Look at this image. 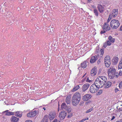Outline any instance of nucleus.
<instances>
[{
	"mask_svg": "<svg viewBox=\"0 0 122 122\" xmlns=\"http://www.w3.org/2000/svg\"><path fill=\"white\" fill-rule=\"evenodd\" d=\"M88 119V118L87 117H86V118L82 119V120L80 121L79 122H84L86 120Z\"/></svg>",
	"mask_w": 122,
	"mask_h": 122,
	"instance_id": "obj_39",
	"label": "nucleus"
},
{
	"mask_svg": "<svg viewBox=\"0 0 122 122\" xmlns=\"http://www.w3.org/2000/svg\"><path fill=\"white\" fill-rule=\"evenodd\" d=\"M118 111L119 112L121 111H122V107L121 108H119L118 109Z\"/></svg>",
	"mask_w": 122,
	"mask_h": 122,
	"instance_id": "obj_44",
	"label": "nucleus"
},
{
	"mask_svg": "<svg viewBox=\"0 0 122 122\" xmlns=\"http://www.w3.org/2000/svg\"><path fill=\"white\" fill-rule=\"evenodd\" d=\"M120 122H122V119H120L119 121Z\"/></svg>",
	"mask_w": 122,
	"mask_h": 122,
	"instance_id": "obj_56",
	"label": "nucleus"
},
{
	"mask_svg": "<svg viewBox=\"0 0 122 122\" xmlns=\"http://www.w3.org/2000/svg\"><path fill=\"white\" fill-rule=\"evenodd\" d=\"M112 84V83L111 82L109 81H107L105 83L103 86L105 88H107L111 86Z\"/></svg>",
	"mask_w": 122,
	"mask_h": 122,
	"instance_id": "obj_20",
	"label": "nucleus"
},
{
	"mask_svg": "<svg viewBox=\"0 0 122 122\" xmlns=\"http://www.w3.org/2000/svg\"><path fill=\"white\" fill-rule=\"evenodd\" d=\"M8 110H7L5 111L2 112V114H4L5 113V115L7 116H9L10 115H13L14 114L13 112H8Z\"/></svg>",
	"mask_w": 122,
	"mask_h": 122,
	"instance_id": "obj_21",
	"label": "nucleus"
},
{
	"mask_svg": "<svg viewBox=\"0 0 122 122\" xmlns=\"http://www.w3.org/2000/svg\"><path fill=\"white\" fill-rule=\"evenodd\" d=\"M48 116L46 115L44 117L43 119L41 120V122H48Z\"/></svg>",
	"mask_w": 122,
	"mask_h": 122,
	"instance_id": "obj_25",
	"label": "nucleus"
},
{
	"mask_svg": "<svg viewBox=\"0 0 122 122\" xmlns=\"http://www.w3.org/2000/svg\"><path fill=\"white\" fill-rule=\"evenodd\" d=\"M118 14V10L117 9H114L113 10L110 14L111 16L113 18L116 17Z\"/></svg>",
	"mask_w": 122,
	"mask_h": 122,
	"instance_id": "obj_11",
	"label": "nucleus"
},
{
	"mask_svg": "<svg viewBox=\"0 0 122 122\" xmlns=\"http://www.w3.org/2000/svg\"><path fill=\"white\" fill-rule=\"evenodd\" d=\"M110 61V58L109 56H107L105 58V66L107 67H109L111 64V62Z\"/></svg>",
	"mask_w": 122,
	"mask_h": 122,
	"instance_id": "obj_6",
	"label": "nucleus"
},
{
	"mask_svg": "<svg viewBox=\"0 0 122 122\" xmlns=\"http://www.w3.org/2000/svg\"><path fill=\"white\" fill-rule=\"evenodd\" d=\"M115 118V117L114 116H113L112 117L111 119V120H112L113 119H114Z\"/></svg>",
	"mask_w": 122,
	"mask_h": 122,
	"instance_id": "obj_50",
	"label": "nucleus"
},
{
	"mask_svg": "<svg viewBox=\"0 0 122 122\" xmlns=\"http://www.w3.org/2000/svg\"><path fill=\"white\" fill-rule=\"evenodd\" d=\"M105 122L104 121H103V122Z\"/></svg>",
	"mask_w": 122,
	"mask_h": 122,
	"instance_id": "obj_61",
	"label": "nucleus"
},
{
	"mask_svg": "<svg viewBox=\"0 0 122 122\" xmlns=\"http://www.w3.org/2000/svg\"><path fill=\"white\" fill-rule=\"evenodd\" d=\"M15 115L18 117H21L22 116V113L21 112H17L15 113Z\"/></svg>",
	"mask_w": 122,
	"mask_h": 122,
	"instance_id": "obj_26",
	"label": "nucleus"
},
{
	"mask_svg": "<svg viewBox=\"0 0 122 122\" xmlns=\"http://www.w3.org/2000/svg\"><path fill=\"white\" fill-rule=\"evenodd\" d=\"M103 30H105L106 31H109L110 29V27L109 25L107 23H105L103 25L102 27Z\"/></svg>",
	"mask_w": 122,
	"mask_h": 122,
	"instance_id": "obj_14",
	"label": "nucleus"
},
{
	"mask_svg": "<svg viewBox=\"0 0 122 122\" xmlns=\"http://www.w3.org/2000/svg\"><path fill=\"white\" fill-rule=\"evenodd\" d=\"M108 40L112 43L114 42L115 40V39L113 38L111 36H109Z\"/></svg>",
	"mask_w": 122,
	"mask_h": 122,
	"instance_id": "obj_27",
	"label": "nucleus"
},
{
	"mask_svg": "<svg viewBox=\"0 0 122 122\" xmlns=\"http://www.w3.org/2000/svg\"><path fill=\"white\" fill-rule=\"evenodd\" d=\"M116 122H119L118 121H117Z\"/></svg>",
	"mask_w": 122,
	"mask_h": 122,
	"instance_id": "obj_59",
	"label": "nucleus"
},
{
	"mask_svg": "<svg viewBox=\"0 0 122 122\" xmlns=\"http://www.w3.org/2000/svg\"><path fill=\"white\" fill-rule=\"evenodd\" d=\"M105 6L104 5L99 4L97 8L99 12L101 13L103 12L104 11Z\"/></svg>",
	"mask_w": 122,
	"mask_h": 122,
	"instance_id": "obj_16",
	"label": "nucleus"
},
{
	"mask_svg": "<svg viewBox=\"0 0 122 122\" xmlns=\"http://www.w3.org/2000/svg\"><path fill=\"white\" fill-rule=\"evenodd\" d=\"M118 58L117 57H115L112 60V62L114 64L116 65L117 64L118 62Z\"/></svg>",
	"mask_w": 122,
	"mask_h": 122,
	"instance_id": "obj_23",
	"label": "nucleus"
},
{
	"mask_svg": "<svg viewBox=\"0 0 122 122\" xmlns=\"http://www.w3.org/2000/svg\"><path fill=\"white\" fill-rule=\"evenodd\" d=\"M119 86L120 88L121 87H122V81H121L119 84Z\"/></svg>",
	"mask_w": 122,
	"mask_h": 122,
	"instance_id": "obj_41",
	"label": "nucleus"
},
{
	"mask_svg": "<svg viewBox=\"0 0 122 122\" xmlns=\"http://www.w3.org/2000/svg\"><path fill=\"white\" fill-rule=\"evenodd\" d=\"M93 12L95 15L97 17L98 15V12L97 9H94L93 10Z\"/></svg>",
	"mask_w": 122,
	"mask_h": 122,
	"instance_id": "obj_30",
	"label": "nucleus"
},
{
	"mask_svg": "<svg viewBox=\"0 0 122 122\" xmlns=\"http://www.w3.org/2000/svg\"><path fill=\"white\" fill-rule=\"evenodd\" d=\"M38 113L37 111H32L27 114V116L29 117H32L35 116Z\"/></svg>",
	"mask_w": 122,
	"mask_h": 122,
	"instance_id": "obj_10",
	"label": "nucleus"
},
{
	"mask_svg": "<svg viewBox=\"0 0 122 122\" xmlns=\"http://www.w3.org/2000/svg\"><path fill=\"white\" fill-rule=\"evenodd\" d=\"M56 116V113L55 111H51L49 113L48 117L50 120H52L54 119Z\"/></svg>",
	"mask_w": 122,
	"mask_h": 122,
	"instance_id": "obj_9",
	"label": "nucleus"
},
{
	"mask_svg": "<svg viewBox=\"0 0 122 122\" xmlns=\"http://www.w3.org/2000/svg\"><path fill=\"white\" fill-rule=\"evenodd\" d=\"M111 15H109V16L107 20V22L106 23H108L109 22V21H110V20L112 19L113 18L111 16Z\"/></svg>",
	"mask_w": 122,
	"mask_h": 122,
	"instance_id": "obj_33",
	"label": "nucleus"
},
{
	"mask_svg": "<svg viewBox=\"0 0 122 122\" xmlns=\"http://www.w3.org/2000/svg\"><path fill=\"white\" fill-rule=\"evenodd\" d=\"M85 78H84V79H83L82 80V81H84V80H85Z\"/></svg>",
	"mask_w": 122,
	"mask_h": 122,
	"instance_id": "obj_54",
	"label": "nucleus"
},
{
	"mask_svg": "<svg viewBox=\"0 0 122 122\" xmlns=\"http://www.w3.org/2000/svg\"><path fill=\"white\" fill-rule=\"evenodd\" d=\"M116 70L114 68H110L108 71V74L109 78L112 79L114 77L115 73Z\"/></svg>",
	"mask_w": 122,
	"mask_h": 122,
	"instance_id": "obj_4",
	"label": "nucleus"
},
{
	"mask_svg": "<svg viewBox=\"0 0 122 122\" xmlns=\"http://www.w3.org/2000/svg\"><path fill=\"white\" fill-rule=\"evenodd\" d=\"M86 82H90V81H91L89 79V78H87V79L86 80Z\"/></svg>",
	"mask_w": 122,
	"mask_h": 122,
	"instance_id": "obj_43",
	"label": "nucleus"
},
{
	"mask_svg": "<svg viewBox=\"0 0 122 122\" xmlns=\"http://www.w3.org/2000/svg\"><path fill=\"white\" fill-rule=\"evenodd\" d=\"M106 32V31H105V30H103L101 31L100 32V33L101 34H102L105 33Z\"/></svg>",
	"mask_w": 122,
	"mask_h": 122,
	"instance_id": "obj_42",
	"label": "nucleus"
},
{
	"mask_svg": "<svg viewBox=\"0 0 122 122\" xmlns=\"http://www.w3.org/2000/svg\"><path fill=\"white\" fill-rule=\"evenodd\" d=\"M72 114L71 113H70L68 114L67 116V118H71L72 116Z\"/></svg>",
	"mask_w": 122,
	"mask_h": 122,
	"instance_id": "obj_37",
	"label": "nucleus"
},
{
	"mask_svg": "<svg viewBox=\"0 0 122 122\" xmlns=\"http://www.w3.org/2000/svg\"><path fill=\"white\" fill-rule=\"evenodd\" d=\"M94 85H95L99 89V88H102L104 85V84H103L101 82L100 79L97 78L94 82Z\"/></svg>",
	"mask_w": 122,
	"mask_h": 122,
	"instance_id": "obj_3",
	"label": "nucleus"
},
{
	"mask_svg": "<svg viewBox=\"0 0 122 122\" xmlns=\"http://www.w3.org/2000/svg\"><path fill=\"white\" fill-rule=\"evenodd\" d=\"M97 70L96 68L94 67L93 68L91 71V75L92 76H93L96 74L97 73Z\"/></svg>",
	"mask_w": 122,
	"mask_h": 122,
	"instance_id": "obj_19",
	"label": "nucleus"
},
{
	"mask_svg": "<svg viewBox=\"0 0 122 122\" xmlns=\"http://www.w3.org/2000/svg\"><path fill=\"white\" fill-rule=\"evenodd\" d=\"M102 92V90H100L99 91L97 92V95H100Z\"/></svg>",
	"mask_w": 122,
	"mask_h": 122,
	"instance_id": "obj_36",
	"label": "nucleus"
},
{
	"mask_svg": "<svg viewBox=\"0 0 122 122\" xmlns=\"http://www.w3.org/2000/svg\"><path fill=\"white\" fill-rule=\"evenodd\" d=\"M25 122H32L30 120H27L25 121Z\"/></svg>",
	"mask_w": 122,
	"mask_h": 122,
	"instance_id": "obj_49",
	"label": "nucleus"
},
{
	"mask_svg": "<svg viewBox=\"0 0 122 122\" xmlns=\"http://www.w3.org/2000/svg\"><path fill=\"white\" fill-rule=\"evenodd\" d=\"M86 75V73H85L82 77V78H83V77L85 76V75Z\"/></svg>",
	"mask_w": 122,
	"mask_h": 122,
	"instance_id": "obj_55",
	"label": "nucleus"
},
{
	"mask_svg": "<svg viewBox=\"0 0 122 122\" xmlns=\"http://www.w3.org/2000/svg\"><path fill=\"white\" fill-rule=\"evenodd\" d=\"M104 52L103 50L102 49H100L98 47L97 48V50L96 51V52L98 55V57H102L103 56Z\"/></svg>",
	"mask_w": 122,
	"mask_h": 122,
	"instance_id": "obj_7",
	"label": "nucleus"
},
{
	"mask_svg": "<svg viewBox=\"0 0 122 122\" xmlns=\"http://www.w3.org/2000/svg\"><path fill=\"white\" fill-rule=\"evenodd\" d=\"M91 96L89 94H87L85 95L82 98L83 100L84 101H87L91 98Z\"/></svg>",
	"mask_w": 122,
	"mask_h": 122,
	"instance_id": "obj_15",
	"label": "nucleus"
},
{
	"mask_svg": "<svg viewBox=\"0 0 122 122\" xmlns=\"http://www.w3.org/2000/svg\"><path fill=\"white\" fill-rule=\"evenodd\" d=\"M118 106L117 107V109H118Z\"/></svg>",
	"mask_w": 122,
	"mask_h": 122,
	"instance_id": "obj_58",
	"label": "nucleus"
},
{
	"mask_svg": "<svg viewBox=\"0 0 122 122\" xmlns=\"http://www.w3.org/2000/svg\"><path fill=\"white\" fill-rule=\"evenodd\" d=\"M111 42L110 41L108 40L107 42H106L107 45L109 46L111 45Z\"/></svg>",
	"mask_w": 122,
	"mask_h": 122,
	"instance_id": "obj_38",
	"label": "nucleus"
},
{
	"mask_svg": "<svg viewBox=\"0 0 122 122\" xmlns=\"http://www.w3.org/2000/svg\"><path fill=\"white\" fill-rule=\"evenodd\" d=\"M118 69L122 68V57L121 58L119 63L118 65Z\"/></svg>",
	"mask_w": 122,
	"mask_h": 122,
	"instance_id": "obj_28",
	"label": "nucleus"
},
{
	"mask_svg": "<svg viewBox=\"0 0 122 122\" xmlns=\"http://www.w3.org/2000/svg\"><path fill=\"white\" fill-rule=\"evenodd\" d=\"M20 8H17V10H19V9H20Z\"/></svg>",
	"mask_w": 122,
	"mask_h": 122,
	"instance_id": "obj_57",
	"label": "nucleus"
},
{
	"mask_svg": "<svg viewBox=\"0 0 122 122\" xmlns=\"http://www.w3.org/2000/svg\"><path fill=\"white\" fill-rule=\"evenodd\" d=\"M120 106H122V104H121V105H120Z\"/></svg>",
	"mask_w": 122,
	"mask_h": 122,
	"instance_id": "obj_60",
	"label": "nucleus"
},
{
	"mask_svg": "<svg viewBox=\"0 0 122 122\" xmlns=\"http://www.w3.org/2000/svg\"><path fill=\"white\" fill-rule=\"evenodd\" d=\"M66 101L67 104H70L71 103L70 99L67 97L66 98Z\"/></svg>",
	"mask_w": 122,
	"mask_h": 122,
	"instance_id": "obj_32",
	"label": "nucleus"
},
{
	"mask_svg": "<svg viewBox=\"0 0 122 122\" xmlns=\"http://www.w3.org/2000/svg\"><path fill=\"white\" fill-rule=\"evenodd\" d=\"M102 82V83L104 84V85L107 82V80L106 77L104 76H100L98 77Z\"/></svg>",
	"mask_w": 122,
	"mask_h": 122,
	"instance_id": "obj_13",
	"label": "nucleus"
},
{
	"mask_svg": "<svg viewBox=\"0 0 122 122\" xmlns=\"http://www.w3.org/2000/svg\"><path fill=\"white\" fill-rule=\"evenodd\" d=\"M120 24L119 20L115 19L112 20L110 22V25L111 28L113 29H117Z\"/></svg>",
	"mask_w": 122,
	"mask_h": 122,
	"instance_id": "obj_2",
	"label": "nucleus"
},
{
	"mask_svg": "<svg viewBox=\"0 0 122 122\" xmlns=\"http://www.w3.org/2000/svg\"><path fill=\"white\" fill-rule=\"evenodd\" d=\"M43 109L44 110H46V108L45 107H43Z\"/></svg>",
	"mask_w": 122,
	"mask_h": 122,
	"instance_id": "obj_53",
	"label": "nucleus"
},
{
	"mask_svg": "<svg viewBox=\"0 0 122 122\" xmlns=\"http://www.w3.org/2000/svg\"><path fill=\"white\" fill-rule=\"evenodd\" d=\"M67 106H66L65 103H63L61 105V108L62 109H65V110Z\"/></svg>",
	"mask_w": 122,
	"mask_h": 122,
	"instance_id": "obj_29",
	"label": "nucleus"
},
{
	"mask_svg": "<svg viewBox=\"0 0 122 122\" xmlns=\"http://www.w3.org/2000/svg\"><path fill=\"white\" fill-rule=\"evenodd\" d=\"M80 88V87L79 86L77 85L75 87H74L73 88L72 90V92H74L77 90L78 89Z\"/></svg>",
	"mask_w": 122,
	"mask_h": 122,
	"instance_id": "obj_31",
	"label": "nucleus"
},
{
	"mask_svg": "<svg viewBox=\"0 0 122 122\" xmlns=\"http://www.w3.org/2000/svg\"><path fill=\"white\" fill-rule=\"evenodd\" d=\"M90 85L89 83H86L84 84L82 87V90L85 92L86 90L89 87Z\"/></svg>",
	"mask_w": 122,
	"mask_h": 122,
	"instance_id": "obj_18",
	"label": "nucleus"
},
{
	"mask_svg": "<svg viewBox=\"0 0 122 122\" xmlns=\"http://www.w3.org/2000/svg\"><path fill=\"white\" fill-rule=\"evenodd\" d=\"M81 98L80 94L79 92H76L73 95L72 99V104L74 106L77 105L79 103Z\"/></svg>",
	"mask_w": 122,
	"mask_h": 122,
	"instance_id": "obj_1",
	"label": "nucleus"
},
{
	"mask_svg": "<svg viewBox=\"0 0 122 122\" xmlns=\"http://www.w3.org/2000/svg\"><path fill=\"white\" fill-rule=\"evenodd\" d=\"M122 75V72L121 71L120 72V71L119 72V75L120 76H121Z\"/></svg>",
	"mask_w": 122,
	"mask_h": 122,
	"instance_id": "obj_47",
	"label": "nucleus"
},
{
	"mask_svg": "<svg viewBox=\"0 0 122 122\" xmlns=\"http://www.w3.org/2000/svg\"><path fill=\"white\" fill-rule=\"evenodd\" d=\"M57 119H54L53 121H52V122H57Z\"/></svg>",
	"mask_w": 122,
	"mask_h": 122,
	"instance_id": "obj_46",
	"label": "nucleus"
},
{
	"mask_svg": "<svg viewBox=\"0 0 122 122\" xmlns=\"http://www.w3.org/2000/svg\"><path fill=\"white\" fill-rule=\"evenodd\" d=\"M119 30L120 31H122V25L121 26Z\"/></svg>",
	"mask_w": 122,
	"mask_h": 122,
	"instance_id": "obj_48",
	"label": "nucleus"
},
{
	"mask_svg": "<svg viewBox=\"0 0 122 122\" xmlns=\"http://www.w3.org/2000/svg\"><path fill=\"white\" fill-rule=\"evenodd\" d=\"M65 110H66L68 112H70L71 111V109L70 107H68L67 106Z\"/></svg>",
	"mask_w": 122,
	"mask_h": 122,
	"instance_id": "obj_34",
	"label": "nucleus"
},
{
	"mask_svg": "<svg viewBox=\"0 0 122 122\" xmlns=\"http://www.w3.org/2000/svg\"><path fill=\"white\" fill-rule=\"evenodd\" d=\"M107 44L106 43V42H105V43L103 45V47L105 48H106L107 46Z\"/></svg>",
	"mask_w": 122,
	"mask_h": 122,
	"instance_id": "obj_40",
	"label": "nucleus"
},
{
	"mask_svg": "<svg viewBox=\"0 0 122 122\" xmlns=\"http://www.w3.org/2000/svg\"><path fill=\"white\" fill-rule=\"evenodd\" d=\"M104 52L103 50L102 49H100L98 47L97 48V50L96 51V52L98 55V57H102L103 56Z\"/></svg>",
	"mask_w": 122,
	"mask_h": 122,
	"instance_id": "obj_8",
	"label": "nucleus"
},
{
	"mask_svg": "<svg viewBox=\"0 0 122 122\" xmlns=\"http://www.w3.org/2000/svg\"><path fill=\"white\" fill-rule=\"evenodd\" d=\"M88 2H90L92 0H86Z\"/></svg>",
	"mask_w": 122,
	"mask_h": 122,
	"instance_id": "obj_52",
	"label": "nucleus"
},
{
	"mask_svg": "<svg viewBox=\"0 0 122 122\" xmlns=\"http://www.w3.org/2000/svg\"><path fill=\"white\" fill-rule=\"evenodd\" d=\"M100 60H98V61L97 62L98 64H99L100 63Z\"/></svg>",
	"mask_w": 122,
	"mask_h": 122,
	"instance_id": "obj_51",
	"label": "nucleus"
},
{
	"mask_svg": "<svg viewBox=\"0 0 122 122\" xmlns=\"http://www.w3.org/2000/svg\"><path fill=\"white\" fill-rule=\"evenodd\" d=\"M115 92H117L118 91H119V90L117 88H116L115 89Z\"/></svg>",
	"mask_w": 122,
	"mask_h": 122,
	"instance_id": "obj_45",
	"label": "nucleus"
},
{
	"mask_svg": "<svg viewBox=\"0 0 122 122\" xmlns=\"http://www.w3.org/2000/svg\"><path fill=\"white\" fill-rule=\"evenodd\" d=\"M67 114L66 112L62 111L59 114V117L61 120H63L66 116Z\"/></svg>",
	"mask_w": 122,
	"mask_h": 122,
	"instance_id": "obj_12",
	"label": "nucleus"
},
{
	"mask_svg": "<svg viewBox=\"0 0 122 122\" xmlns=\"http://www.w3.org/2000/svg\"><path fill=\"white\" fill-rule=\"evenodd\" d=\"M93 110V108L92 107L91 108L88 109L86 112L87 113Z\"/></svg>",
	"mask_w": 122,
	"mask_h": 122,
	"instance_id": "obj_35",
	"label": "nucleus"
},
{
	"mask_svg": "<svg viewBox=\"0 0 122 122\" xmlns=\"http://www.w3.org/2000/svg\"><path fill=\"white\" fill-rule=\"evenodd\" d=\"M88 63L87 62L84 61L83 63H82L81 64V67L83 68H85L87 66V64Z\"/></svg>",
	"mask_w": 122,
	"mask_h": 122,
	"instance_id": "obj_24",
	"label": "nucleus"
},
{
	"mask_svg": "<svg viewBox=\"0 0 122 122\" xmlns=\"http://www.w3.org/2000/svg\"><path fill=\"white\" fill-rule=\"evenodd\" d=\"M99 89L98 88L93 84L90 86L89 91L91 93H94L97 92Z\"/></svg>",
	"mask_w": 122,
	"mask_h": 122,
	"instance_id": "obj_5",
	"label": "nucleus"
},
{
	"mask_svg": "<svg viewBox=\"0 0 122 122\" xmlns=\"http://www.w3.org/2000/svg\"><path fill=\"white\" fill-rule=\"evenodd\" d=\"M19 119V118L14 116H12L11 118V120L12 122H17Z\"/></svg>",
	"mask_w": 122,
	"mask_h": 122,
	"instance_id": "obj_22",
	"label": "nucleus"
},
{
	"mask_svg": "<svg viewBox=\"0 0 122 122\" xmlns=\"http://www.w3.org/2000/svg\"><path fill=\"white\" fill-rule=\"evenodd\" d=\"M98 57V56H94L92 57L90 60V63H92L94 62L97 60Z\"/></svg>",
	"mask_w": 122,
	"mask_h": 122,
	"instance_id": "obj_17",
	"label": "nucleus"
}]
</instances>
